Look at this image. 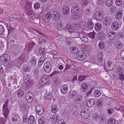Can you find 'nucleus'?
<instances>
[{
  "instance_id": "30",
  "label": "nucleus",
  "mask_w": 124,
  "mask_h": 124,
  "mask_svg": "<svg viewBox=\"0 0 124 124\" xmlns=\"http://www.w3.org/2000/svg\"><path fill=\"white\" fill-rule=\"evenodd\" d=\"M83 31H82L81 32L79 33V32L78 31L74 32L73 33H72V35H73V38H78V37L80 38V37L82 33H83Z\"/></svg>"
},
{
  "instance_id": "27",
  "label": "nucleus",
  "mask_w": 124,
  "mask_h": 124,
  "mask_svg": "<svg viewBox=\"0 0 124 124\" xmlns=\"http://www.w3.org/2000/svg\"><path fill=\"white\" fill-rule=\"evenodd\" d=\"M60 118V116L57 115L56 114H54L51 118V121H53L54 122H55V123L58 121Z\"/></svg>"
},
{
  "instance_id": "62",
  "label": "nucleus",
  "mask_w": 124,
  "mask_h": 124,
  "mask_svg": "<svg viewBox=\"0 0 124 124\" xmlns=\"http://www.w3.org/2000/svg\"><path fill=\"white\" fill-rule=\"evenodd\" d=\"M122 0H116V4L117 6H120L122 4Z\"/></svg>"
},
{
  "instance_id": "15",
  "label": "nucleus",
  "mask_w": 124,
  "mask_h": 124,
  "mask_svg": "<svg viewBox=\"0 0 124 124\" xmlns=\"http://www.w3.org/2000/svg\"><path fill=\"white\" fill-rule=\"evenodd\" d=\"M87 27L90 30H92L94 27V24L92 22L91 19H89L87 21Z\"/></svg>"
},
{
  "instance_id": "34",
  "label": "nucleus",
  "mask_w": 124,
  "mask_h": 124,
  "mask_svg": "<svg viewBox=\"0 0 124 124\" xmlns=\"http://www.w3.org/2000/svg\"><path fill=\"white\" fill-rule=\"evenodd\" d=\"M97 60L99 62H101L102 61L103 58L101 53H98L97 54Z\"/></svg>"
},
{
  "instance_id": "3",
  "label": "nucleus",
  "mask_w": 124,
  "mask_h": 124,
  "mask_svg": "<svg viewBox=\"0 0 124 124\" xmlns=\"http://www.w3.org/2000/svg\"><path fill=\"white\" fill-rule=\"evenodd\" d=\"M12 120L13 122V123L15 124H18L20 121V117L19 115L17 114H14L11 116Z\"/></svg>"
},
{
  "instance_id": "5",
  "label": "nucleus",
  "mask_w": 124,
  "mask_h": 124,
  "mask_svg": "<svg viewBox=\"0 0 124 124\" xmlns=\"http://www.w3.org/2000/svg\"><path fill=\"white\" fill-rule=\"evenodd\" d=\"M36 111L37 114L41 115L43 114L44 112V108L41 105H38L36 107Z\"/></svg>"
},
{
  "instance_id": "9",
  "label": "nucleus",
  "mask_w": 124,
  "mask_h": 124,
  "mask_svg": "<svg viewBox=\"0 0 124 124\" xmlns=\"http://www.w3.org/2000/svg\"><path fill=\"white\" fill-rule=\"evenodd\" d=\"M9 59V56L7 54L3 55L0 58V61L3 63L7 62Z\"/></svg>"
},
{
  "instance_id": "59",
  "label": "nucleus",
  "mask_w": 124,
  "mask_h": 124,
  "mask_svg": "<svg viewBox=\"0 0 124 124\" xmlns=\"http://www.w3.org/2000/svg\"><path fill=\"white\" fill-rule=\"evenodd\" d=\"M49 53L54 55H56L58 54L57 52L56 51L52 50H50L49 51Z\"/></svg>"
},
{
  "instance_id": "55",
  "label": "nucleus",
  "mask_w": 124,
  "mask_h": 124,
  "mask_svg": "<svg viewBox=\"0 0 124 124\" xmlns=\"http://www.w3.org/2000/svg\"><path fill=\"white\" fill-rule=\"evenodd\" d=\"M71 91L72 93L71 94V96L73 98H75L77 95H78V92L77 91L75 90H73Z\"/></svg>"
},
{
  "instance_id": "42",
  "label": "nucleus",
  "mask_w": 124,
  "mask_h": 124,
  "mask_svg": "<svg viewBox=\"0 0 124 124\" xmlns=\"http://www.w3.org/2000/svg\"><path fill=\"white\" fill-rule=\"evenodd\" d=\"M101 92L100 91L98 90H96L93 92V95L96 97H98L101 95Z\"/></svg>"
},
{
  "instance_id": "20",
  "label": "nucleus",
  "mask_w": 124,
  "mask_h": 124,
  "mask_svg": "<svg viewBox=\"0 0 124 124\" xmlns=\"http://www.w3.org/2000/svg\"><path fill=\"white\" fill-rule=\"evenodd\" d=\"M112 21L111 18L109 16H107L105 17L103 22V24L105 26L112 22Z\"/></svg>"
},
{
  "instance_id": "48",
  "label": "nucleus",
  "mask_w": 124,
  "mask_h": 124,
  "mask_svg": "<svg viewBox=\"0 0 124 124\" xmlns=\"http://www.w3.org/2000/svg\"><path fill=\"white\" fill-rule=\"evenodd\" d=\"M116 123L115 119L111 118L109 119L107 124H115Z\"/></svg>"
},
{
  "instance_id": "24",
  "label": "nucleus",
  "mask_w": 124,
  "mask_h": 124,
  "mask_svg": "<svg viewBox=\"0 0 124 124\" xmlns=\"http://www.w3.org/2000/svg\"><path fill=\"white\" fill-rule=\"evenodd\" d=\"M123 14L122 11L119 10L117 11L116 15V18L118 19H120L122 17Z\"/></svg>"
},
{
  "instance_id": "25",
  "label": "nucleus",
  "mask_w": 124,
  "mask_h": 124,
  "mask_svg": "<svg viewBox=\"0 0 124 124\" xmlns=\"http://www.w3.org/2000/svg\"><path fill=\"white\" fill-rule=\"evenodd\" d=\"M84 22H82L80 23L76 24L75 26V27L78 30L82 29L85 27V26L84 25Z\"/></svg>"
},
{
  "instance_id": "41",
  "label": "nucleus",
  "mask_w": 124,
  "mask_h": 124,
  "mask_svg": "<svg viewBox=\"0 0 124 124\" xmlns=\"http://www.w3.org/2000/svg\"><path fill=\"white\" fill-rule=\"evenodd\" d=\"M17 95L19 98H20L23 97L24 94L23 90H18L17 91Z\"/></svg>"
},
{
  "instance_id": "50",
  "label": "nucleus",
  "mask_w": 124,
  "mask_h": 124,
  "mask_svg": "<svg viewBox=\"0 0 124 124\" xmlns=\"http://www.w3.org/2000/svg\"><path fill=\"white\" fill-rule=\"evenodd\" d=\"M113 63L112 62L109 61H108L106 64V67L108 69H110V67L112 66Z\"/></svg>"
},
{
  "instance_id": "43",
  "label": "nucleus",
  "mask_w": 124,
  "mask_h": 124,
  "mask_svg": "<svg viewBox=\"0 0 124 124\" xmlns=\"http://www.w3.org/2000/svg\"><path fill=\"white\" fill-rule=\"evenodd\" d=\"M69 8L68 7L66 6L63 8L62 9V12L63 14H68L69 13Z\"/></svg>"
},
{
  "instance_id": "12",
  "label": "nucleus",
  "mask_w": 124,
  "mask_h": 124,
  "mask_svg": "<svg viewBox=\"0 0 124 124\" xmlns=\"http://www.w3.org/2000/svg\"><path fill=\"white\" fill-rule=\"evenodd\" d=\"M60 88V91L62 94H65L67 92L68 87L66 85H61Z\"/></svg>"
},
{
  "instance_id": "11",
  "label": "nucleus",
  "mask_w": 124,
  "mask_h": 124,
  "mask_svg": "<svg viewBox=\"0 0 124 124\" xmlns=\"http://www.w3.org/2000/svg\"><path fill=\"white\" fill-rule=\"evenodd\" d=\"M82 96L80 93L78 94V95L75 97L74 101L77 104H79L82 101Z\"/></svg>"
},
{
  "instance_id": "2",
  "label": "nucleus",
  "mask_w": 124,
  "mask_h": 124,
  "mask_svg": "<svg viewBox=\"0 0 124 124\" xmlns=\"http://www.w3.org/2000/svg\"><path fill=\"white\" fill-rule=\"evenodd\" d=\"M86 57V55L85 52L82 51L78 52L76 55V57L79 60L82 61L85 59Z\"/></svg>"
},
{
  "instance_id": "61",
  "label": "nucleus",
  "mask_w": 124,
  "mask_h": 124,
  "mask_svg": "<svg viewBox=\"0 0 124 124\" xmlns=\"http://www.w3.org/2000/svg\"><path fill=\"white\" fill-rule=\"evenodd\" d=\"M108 113L109 114H111L113 113L115 111L113 108H110L108 109L107 110Z\"/></svg>"
},
{
  "instance_id": "18",
  "label": "nucleus",
  "mask_w": 124,
  "mask_h": 124,
  "mask_svg": "<svg viewBox=\"0 0 124 124\" xmlns=\"http://www.w3.org/2000/svg\"><path fill=\"white\" fill-rule=\"evenodd\" d=\"M35 123V118L33 115L30 116L27 118L28 124H33Z\"/></svg>"
},
{
  "instance_id": "44",
  "label": "nucleus",
  "mask_w": 124,
  "mask_h": 124,
  "mask_svg": "<svg viewBox=\"0 0 124 124\" xmlns=\"http://www.w3.org/2000/svg\"><path fill=\"white\" fill-rule=\"evenodd\" d=\"M101 25L100 23H97L95 24L94 28L96 30L99 31L101 29Z\"/></svg>"
},
{
  "instance_id": "8",
  "label": "nucleus",
  "mask_w": 124,
  "mask_h": 124,
  "mask_svg": "<svg viewBox=\"0 0 124 124\" xmlns=\"http://www.w3.org/2000/svg\"><path fill=\"white\" fill-rule=\"evenodd\" d=\"M27 55L26 53L25 52L22 54L17 59V62L19 63H21L25 61L26 56Z\"/></svg>"
},
{
  "instance_id": "60",
  "label": "nucleus",
  "mask_w": 124,
  "mask_h": 124,
  "mask_svg": "<svg viewBox=\"0 0 124 124\" xmlns=\"http://www.w3.org/2000/svg\"><path fill=\"white\" fill-rule=\"evenodd\" d=\"M66 66L65 68L63 70L64 72H66L65 71L67 70H69L70 68H71V65L69 64H66Z\"/></svg>"
},
{
  "instance_id": "22",
  "label": "nucleus",
  "mask_w": 124,
  "mask_h": 124,
  "mask_svg": "<svg viewBox=\"0 0 124 124\" xmlns=\"http://www.w3.org/2000/svg\"><path fill=\"white\" fill-rule=\"evenodd\" d=\"M95 103V101L94 99H90L87 101L86 105L88 107H91L93 106L94 105Z\"/></svg>"
},
{
  "instance_id": "1",
  "label": "nucleus",
  "mask_w": 124,
  "mask_h": 124,
  "mask_svg": "<svg viewBox=\"0 0 124 124\" xmlns=\"http://www.w3.org/2000/svg\"><path fill=\"white\" fill-rule=\"evenodd\" d=\"M72 13L76 16L77 18H81L83 15V14L79 9V7L77 5H75L73 7L71 10Z\"/></svg>"
},
{
  "instance_id": "14",
  "label": "nucleus",
  "mask_w": 124,
  "mask_h": 124,
  "mask_svg": "<svg viewBox=\"0 0 124 124\" xmlns=\"http://www.w3.org/2000/svg\"><path fill=\"white\" fill-rule=\"evenodd\" d=\"M120 27L119 23L117 21L113 23L111 25L112 29L115 31L117 30Z\"/></svg>"
},
{
  "instance_id": "35",
  "label": "nucleus",
  "mask_w": 124,
  "mask_h": 124,
  "mask_svg": "<svg viewBox=\"0 0 124 124\" xmlns=\"http://www.w3.org/2000/svg\"><path fill=\"white\" fill-rule=\"evenodd\" d=\"M82 33L80 36V38L82 41H84L85 42H87L88 41V38L85 35Z\"/></svg>"
},
{
  "instance_id": "13",
  "label": "nucleus",
  "mask_w": 124,
  "mask_h": 124,
  "mask_svg": "<svg viewBox=\"0 0 124 124\" xmlns=\"http://www.w3.org/2000/svg\"><path fill=\"white\" fill-rule=\"evenodd\" d=\"M103 17L102 13L99 11H97L94 15L95 18L98 20H101L102 19Z\"/></svg>"
},
{
  "instance_id": "10",
  "label": "nucleus",
  "mask_w": 124,
  "mask_h": 124,
  "mask_svg": "<svg viewBox=\"0 0 124 124\" xmlns=\"http://www.w3.org/2000/svg\"><path fill=\"white\" fill-rule=\"evenodd\" d=\"M81 117L83 119H86L89 116V114L88 113V110L86 109L82 110L81 113Z\"/></svg>"
},
{
  "instance_id": "21",
  "label": "nucleus",
  "mask_w": 124,
  "mask_h": 124,
  "mask_svg": "<svg viewBox=\"0 0 124 124\" xmlns=\"http://www.w3.org/2000/svg\"><path fill=\"white\" fill-rule=\"evenodd\" d=\"M39 73V70L37 68L34 69L33 71V76L36 79H39L40 77Z\"/></svg>"
},
{
  "instance_id": "17",
  "label": "nucleus",
  "mask_w": 124,
  "mask_h": 124,
  "mask_svg": "<svg viewBox=\"0 0 124 124\" xmlns=\"http://www.w3.org/2000/svg\"><path fill=\"white\" fill-rule=\"evenodd\" d=\"M107 35L109 39L112 40L116 38V34L114 32L110 31L108 33Z\"/></svg>"
},
{
  "instance_id": "16",
  "label": "nucleus",
  "mask_w": 124,
  "mask_h": 124,
  "mask_svg": "<svg viewBox=\"0 0 124 124\" xmlns=\"http://www.w3.org/2000/svg\"><path fill=\"white\" fill-rule=\"evenodd\" d=\"M52 15L53 19L55 20H58L60 16L59 13L57 11L53 12Z\"/></svg>"
},
{
  "instance_id": "29",
  "label": "nucleus",
  "mask_w": 124,
  "mask_h": 124,
  "mask_svg": "<svg viewBox=\"0 0 124 124\" xmlns=\"http://www.w3.org/2000/svg\"><path fill=\"white\" fill-rule=\"evenodd\" d=\"M52 97V95L51 93L45 94L44 95V99L46 100H51Z\"/></svg>"
},
{
  "instance_id": "38",
  "label": "nucleus",
  "mask_w": 124,
  "mask_h": 124,
  "mask_svg": "<svg viewBox=\"0 0 124 124\" xmlns=\"http://www.w3.org/2000/svg\"><path fill=\"white\" fill-rule=\"evenodd\" d=\"M100 117V116H99V115H98L97 112L95 113L93 115V120H96L97 121V120H99Z\"/></svg>"
},
{
  "instance_id": "23",
  "label": "nucleus",
  "mask_w": 124,
  "mask_h": 124,
  "mask_svg": "<svg viewBox=\"0 0 124 124\" xmlns=\"http://www.w3.org/2000/svg\"><path fill=\"white\" fill-rule=\"evenodd\" d=\"M65 28L70 34L73 33L74 31L73 27H72L69 24L67 25L66 26Z\"/></svg>"
},
{
  "instance_id": "36",
  "label": "nucleus",
  "mask_w": 124,
  "mask_h": 124,
  "mask_svg": "<svg viewBox=\"0 0 124 124\" xmlns=\"http://www.w3.org/2000/svg\"><path fill=\"white\" fill-rule=\"evenodd\" d=\"M32 57L33 59L31 61V65L33 67H35L36 66L37 63V60H36V59L33 55L32 56Z\"/></svg>"
},
{
  "instance_id": "19",
  "label": "nucleus",
  "mask_w": 124,
  "mask_h": 124,
  "mask_svg": "<svg viewBox=\"0 0 124 124\" xmlns=\"http://www.w3.org/2000/svg\"><path fill=\"white\" fill-rule=\"evenodd\" d=\"M48 79L45 77H42L39 80V84L41 85H43L46 84L48 81Z\"/></svg>"
},
{
  "instance_id": "31",
  "label": "nucleus",
  "mask_w": 124,
  "mask_h": 124,
  "mask_svg": "<svg viewBox=\"0 0 124 124\" xmlns=\"http://www.w3.org/2000/svg\"><path fill=\"white\" fill-rule=\"evenodd\" d=\"M58 107L57 105L53 104L51 108V112L53 113H55L58 110Z\"/></svg>"
},
{
  "instance_id": "54",
  "label": "nucleus",
  "mask_w": 124,
  "mask_h": 124,
  "mask_svg": "<svg viewBox=\"0 0 124 124\" xmlns=\"http://www.w3.org/2000/svg\"><path fill=\"white\" fill-rule=\"evenodd\" d=\"M26 14L29 16H31L32 14V12L31 10L29 8L26 9Z\"/></svg>"
},
{
  "instance_id": "56",
  "label": "nucleus",
  "mask_w": 124,
  "mask_h": 124,
  "mask_svg": "<svg viewBox=\"0 0 124 124\" xmlns=\"http://www.w3.org/2000/svg\"><path fill=\"white\" fill-rule=\"evenodd\" d=\"M98 46L100 49H102L104 47V44L103 42L100 41L99 44Z\"/></svg>"
},
{
  "instance_id": "58",
  "label": "nucleus",
  "mask_w": 124,
  "mask_h": 124,
  "mask_svg": "<svg viewBox=\"0 0 124 124\" xmlns=\"http://www.w3.org/2000/svg\"><path fill=\"white\" fill-rule=\"evenodd\" d=\"M40 7V4L39 3L36 2L35 4L34 5V8L35 9H37L39 8Z\"/></svg>"
},
{
  "instance_id": "51",
  "label": "nucleus",
  "mask_w": 124,
  "mask_h": 124,
  "mask_svg": "<svg viewBox=\"0 0 124 124\" xmlns=\"http://www.w3.org/2000/svg\"><path fill=\"white\" fill-rule=\"evenodd\" d=\"M27 116L26 115L23 116V124H27Z\"/></svg>"
},
{
  "instance_id": "46",
  "label": "nucleus",
  "mask_w": 124,
  "mask_h": 124,
  "mask_svg": "<svg viewBox=\"0 0 124 124\" xmlns=\"http://www.w3.org/2000/svg\"><path fill=\"white\" fill-rule=\"evenodd\" d=\"M7 29L8 31V34H9L11 33L12 32L14 29L9 24H8L7 25Z\"/></svg>"
},
{
  "instance_id": "40",
  "label": "nucleus",
  "mask_w": 124,
  "mask_h": 124,
  "mask_svg": "<svg viewBox=\"0 0 124 124\" xmlns=\"http://www.w3.org/2000/svg\"><path fill=\"white\" fill-rule=\"evenodd\" d=\"M46 119L44 116H42L39 119V124H45V123Z\"/></svg>"
},
{
  "instance_id": "7",
  "label": "nucleus",
  "mask_w": 124,
  "mask_h": 124,
  "mask_svg": "<svg viewBox=\"0 0 124 124\" xmlns=\"http://www.w3.org/2000/svg\"><path fill=\"white\" fill-rule=\"evenodd\" d=\"M8 102L6 101L5 103L3 105L2 111L4 112V114L5 119L7 118L8 116L9 111L8 109L7 108Z\"/></svg>"
},
{
  "instance_id": "28",
  "label": "nucleus",
  "mask_w": 124,
  "mask_h": 124,
  "mask_svg": "<svg viewBox=\"0 0 124 124\" xmlns=\"http://www.w3.org/2000/svg\"><path fill=\"white\" fill-rule=\"evenodd\" d=\"M99 121L101 123L104 124L106 122V118L105 116L101 115Z\"/></svg>"
},
{
  "instance_id": "6",
  "label": "nucleus",
  "mask_w": 124,
  "mask_h": 124,
  "mask_svg": "<svg viewBox=\"0 0 124 124\" xmlns=\"http://www.w3.org/2000/svg\"><path fill=\"white\" fill-rule=\"evenodd\" d=\"M44 68L45 71L47 72H49L52 70L51 64L48 62H45L44 65Z\"/></svg>"
},
{
  "instance_id": "39",
  "label": "nucleus",
  "mask_w": 124,
  "mask_h": 124,
  "mask_svg": "<svg viewBox=\"0 0 124 124\" xmlns=\"http://www.w3.org/2000/svg\"><path fill=\"white\" fill-rule=\"evenodd\" d=\"M73 37H72L66 38V43L68 45H70L72 43Z\"/></svg>"
},
{
  "instance_id": "33",
  "label": "nucleus",
  "mask_w": 124,
  "mask_h": 124,
  "mask_svg": "<svg viewBox=\"0 0 124 124\" xmlns=\"http://www.w3.org/2000/svg\"><path fill=\"white\" fill-rule=\"evenodd\" d=\"M39 54L41 55H44L46 54V52L44 49L42 47H40L38 50Z\"/></svg>"
},
{
  "instance_id": "64",
  "label": "nucleus",
  "mask_w": 124,
  "mask_h": 124,
  "mask_svg": "<svg viewBox=\"0 0 124 124\" xmlns=\"http://www.w3.org/2000/svg\"><path fill=\"white\" fill-rule=\"evenodd\" d=\"M118 44L116 45V48L118 49H120L122 48L123 46V45L120 42H119V43H118Z\"/></svg>"
},
{
  "instance_id": "57",
  "label": "nucleus",
  "mask_w": 124,
  "mask_h": 124,
  "mask_svg": "<svg viewBox=\"0 0 124 124\" xmlns=\"http://www.w3.org/2000/svg\"><path fill=\"white\" fill-rule=\"evenodd\" d=\"M7 119H6L3 117H0V124H5L6 121Z\"/></svg>"
},
{
  "instance_id": "26",
  "label": "nucleus",
  "mask_w": 124,
  "mask_h": 124,
  "mask_svg": "<svg viewBox=\"0 0 124 124\" xmlns=\"http://www.w3.org/2000/svg\"><path fill=\"white\" fill-rule=\"evenodd\" d=\"M10 19L11 21H15L16 20H19L20 19V17L16 15H11Z\"/></svg>"
},
{
  "instance_id": "45",
  "label": "nucleus",
  "mask_w": 124,
  "mask_h": 124,
  "mask_svg": "<svg viewBox=\"0 0 124 124\" xmlns=\"http://www.w3.org/2000/svg\"><path fill=\"white\" fill-rule=\"evenodd\" d=\"M45 58L44 57H41L39 60L38 64L39 66L41 65L45 61Z\"/></svg>"
},
{
  "instance_id": "53",
  "label": "nucleus",
  "mask_w": 124,
  "mask_h": 124,
  "mask_svg": "<svg viewBox=\"0 0 124 124\" xmlns=\"http://www.w3.org/2000/svg\"><path fill=\"white\" fill-rule=\"evenodd\" d=\"M96 33L94 31L89 33L88 34V35L91 38L93 39L95 38V35Z\"/></svg>"
},
{
  "instance_id": "47",
  "label": "nucleus",
  "mask_w": 124,
  "mask_h": 124,
  "mask_svg": "<svg viewBox=\"0 0 124 124\" xmlns=\"http://www.w3.org/2000/svg\"><path fill=\"white\" fill-rule=\"evenodd\" d=\"M70 52L73 54H76L77 53V49L76 47H72L70 48Z\"/></svg>"
},
{
  "instance_id": "63",
  "label": "nucleus",
  "mask_w": 124,
  "mask_h": 124,
  "mask_svg": "<svg viewBox=\"0 0 124 124\" xmlns=\"http://www.w3.org/2000/svg\"><path fill=\"white\" fill-rule=\"evenodd\" d=\"M111 12L112 13L115 12L116 11V8L114 6H112L110 10Z\"/></svg>"
},
{
  "instance_id": "4",
  "label": "nucleus",
  "mask_w": 124,
  "mask_h": 124,
  "mask_svg": "<svg viewBox=\"0 0 124 124\" xmlns=\"http://www.w3.org/2000/svg\"><path fill=\"white\" fill-rule=\"evenodd\" d=\"M33 94L31 92H29L27 93L26 95V99L28 102H31L32 101L33 98Z\"/></svg>"
},
{
  "instance_id": "32",
  "label": "nucleus",
  "mask_w": 124,
  "mask_h": 124,
  "mask_svg": "<svg viewBox=\"0 0 124 124\" xmlns=\"http://www.w3.org/2000/svg\"><path fill=\"white\" fill-rule=\"evenodd\" d=\"M35 45V44L33 42H32L28 43L26 47L28 50H31L33 48Z\"/></svg>"
},
{
  "instance_id": "49",
  "label": "nucleus",
  "mask_w": 124,
  "mask_h": 124,
  "mask_svg": "<svg viewBox=\"0 0 124 124\" xmlns=\"http://www.w3.org/2000/svg\"><path fill=\"white\" fill-rule=\"evenodd\" d=\"M22 69L24 71L26 72L27 71H29V68L27 64H24L22 66Z\"/></svg>"
},
{
  "instance_id": "37",
  "label": "nucleus",
  "mask_w": 124,
  "mask_h": 124,
  "mask_svg": "<svg viewBox=\"0 0 124 124\" xmlns=\"http://www.w3.org/2000/svg\"><path fill=\"white\" fill-rule=\"evenodd\" d=\"M103 101H102V100L101 99H99L97 100L96 104L97 106L99 107H101L103 104Z\"/></svg>"
},
{
  "instance_id": "52",
  "label": "nucleus",
  "mask_w": 124,
  "mask_h": 124,
  "mask_svg": "<svg viewBox=\"0 0 124 124\" xmlns=\"http://www.w3.org/2000/svg\"><path fill=\"white\" fill-rule=\"evenodd\" d=\"M105 3L107 6H110L112 4V0H105Z\"/></svg>"
}]
</instances>
